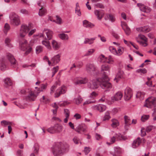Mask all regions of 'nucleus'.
<instances>
[{
	"instance_id": "1",
	"label": "nucleus",
	"mask_w": 156,
	"mask_h": 156,
	"mask_svg": "<svg viewBox=\"0 0 156 156\" xmlns=\"http://www.w3.org/2000/svg\"><path fill=\"white\" fill-rule=\"evenodd\" d=\"M27 93V95L26 97V99L30 101H35L40 92V88L37 87H35V89L33 90L30 88L27 89L25 91Z\"/></svg>"
},
{
	"instance_id": "2",
	"label": "nucleus",
	"mask_w": 156,
	"mask_h": 156,
	"mask_svg": "<svg viewBox=\"0 0 156 156\" xmlns=\"http://www.w3.org/2000/svg\"><path fill=\"white\" fill-rule=\"evenodd\" d=\"M108 80L107 75H105L101 78H100L99 85L102 89L108 90L112 88V85L108 81Z\"/></svg>"
},
{
	"instance_id": "3",
	"label": "nucleus",
	"mask_w": 156,
	"mask_h": 156,
	"mask_svg": "<svg viewBox=\"0 0 156 156\" xmlns=\"http://www.w3.org/2000/svg\"><path fill=\"white\" fill-rule=\"evenodd\" d=\"M100 78L94 79L88 82L87 86L90 90H95L99 87Z\"/></svg>"
},
{
	"instance_id": "4",
	"label": "nucleus",
	"mask_w": 156,
	"mask_h": 156,
	"mask_svg": "<svg viewBox=\"0 0 156 156\" xmlns=\"http://www.w3.org/2000/svg\"><path fill=\"white\" fill-rule=\"evenodd\" d=\"M10 23L14 26H17L20 24V17L14 13H11L9 16Z\"/></svg>"
},
{
	"instance_id": "5",
	"label": "nucleus",
	"mask_w": 156,
	"mask_h": 156,
	"mask_svg": "<svg viewBox=\"0 0 156 156\" xmlns=\"http://www.w3.org/2000/svg\"><path fill=\"white\" fill-rule=\"evenodd\" d=\"M31 29L30 26L29 25L23 24L21 26L19 33L20 38H23L26 34Z\"/></svg>"
},
{
	"instance_id": "6",
	"label": "nucleus",
	"mask_w": 156,
	"mask_h": 156,
	"mask_svg": "<svg viewBox=\"0 0 156 156\" xmlns=\"http://www.w3.org/2000/svg\"><path fill=\"white\" fill-rule=\"evenodd\" d=\"M156 105V98L151 97L146 100L144 106L148 108H152Z\"/></svg>"
},
{
	"instance_id": "7",
	"label": "nucleus",
	"mask_w": 156,
	"mask_h": 156,
	"mask_svg": "<svg viewBox=\"0 0 156 156\" xmlns=\"http://www.w3.org/2000/svg\"><path fill=\"white\" fill-rule=\"evenodd\" d=\"M62 144L59 143L54 147L52 150V152L54 156H58L64 152V149L62 148Z\"/></svg>"
},
{
	"instance_id": "8",
	"label": "nucleus",
	"mask_w": 156,
	"mask_h": 156,
	"mask_svg": "<svg viewBox=\"0 0 156 156\" xmlns=\"http://www.w3.org/2000/svg\"><path fill=\"white\" fill-rule=\"evenodd\" d=\"M67 90V88L64 85H62L56 90L55 94V97L58 98L61 94L65 93Z\"/></svg>"
},
{
	"instance_id": "9",
	"label": "nucleus",
	"mask_w": 156,
	"mask_h": 156,
	"mask_svg": "<svg viewBox=\"0 0 156 156\" xmlns=\"http://www.w3.org/2000/svg\"><path fill=\"white\" fill-rule=\"evenodd\" d=\"M60 56L59 55H57L53 57L51 61L52 62L49 60H48V63L49 66H52L55 65L58 63L60 61Z\"/></svg>"
},
{
	"instance_id": "10",
	"label": "nucleus",
	"mask_w": 156,
	"mask_h": 156,
	"mask_svg": "<svg viewBox=\"0 0 156 156\" xmlns=\"http://www.w3.org/2000/svg\"><path fill=\"white\" fill-rule=\"evenodd\" d=\"M23 38L20 37L19 45L20 47L25 48V49H27L29 47L28 49H32L31 44H27V41Z\"/></svg>"
},
{
	"instance_id": "11",
	"label": "nucleus",
	"mask_w": 156,
	"mask_h": 156,
	"mask_svg": "<svg viewBox=\"0 0 156 156\" xmlns=\"http://www.w3.org/2000/svg\"><path fill=\"white\" fill-rule=\"evenodd\" d=\"M43 33L41 34L40 35V37H44V34H45L47 37H45L44 39L46 40H50L52 38L53 32L52 31L48 29H44L43 31Z\"/></svg>"
},
{
	"instance_id": "12",
	"label": "nucleus",
	"mask_w": 156,
	"mask_h": 156,
	"mask_svg": "<svg viewBox=\"0 0 156 156\" xmlns=\"http://www.w3.org/2000/svg\"><path fill=\"white\" fill-rule=\"evenodd\" d=\"M88 81L86 78L76 77L74 79L73 82L75 85L86 83Z\"/></svg>"
},
{
	"instance_id": "13",
	"label": "nucleus",
	"mask_w": 156,
	"mask_h": 156,
	"mask_svg": "<svg viewBox=\"0 0 156 156\" xmlns=\"http://www.w3.org/2000/svg\"><path fill=\"white\" fill-rule=\"evenodd\" d=\"M133 92L131 88L127 87L125 90L124 98L126 101L129 100L132 97Z\"/></svg>"
},
{
	"instance_id": "14",
	"label": "nucleus",
	"mask_w": 156,
	"mask_h": 156,
	"mask_svg": "<svg viewBox=\"0 0 156 156\" xmlns=\"http://www.w3.org/2000/svg\"><path fill=\"white\" fill-rule=\"evenodd\" d=\"M91 108L93 110H97L100 112H102L106 109V107L102 104H98L92 106Z\"/></svg>"
},
{
	"instance_id": "15",
	"label": "nucleus",
	"mask_w": 156,
	"mask_h": 156,
	"mask_svg": "<svg viewBox=\"0 0 156 156\" xmlns=\"http://www.w3.org/2000/svg\"><path fill=\"white\" fill-rule=\"evenodd\" d=\"M96 70V68L93 64L88 63L86 66V70L90 74H92Z\"/></svg>"
},
{
	"instance_id": "16",
	"label": "nucleus",
	"mask_w": 156,
	"mask_h": 156,
	"mask_svg": "<svg viewBox=\"0 0 156 156\" xmlns=\"http://www.w3.org/2000/svg\"><path fill=\"white\" fill-rule=\"evenodd\" d=\"M6 57L10 62L11 66L14 67L16 65V62L13 56L10 53H8L6 54Z\"/></svg>"
},
{
	"instance_id": "17",
	"label": "nucleus",
	"mask_w": 156,
	"mask_h": 156,
	"mask_svg": "<svg viewBox=\"0 0 156 156\" xmlns=\"http://www.w3.org/2000/svg\"><path fill=\"white\" fill-rule=\"evenodd\" d=\"M125 78V73L124 71L121 69L119 70L118 73L117 74L114 80H116V82H117L119 80Z\"/></svg>"
},
{
	"instance_id": "18",
	"label": "nucleus",
	"mask_w": 156,
	"mask_h": 156,
	"mask_svg": "<svg viewBox=\"0 0 156 156\" xmlns=\"http://www.w3.org/2000/svg\"><path fill=\"white\" fill-rule=\"evenodd\" d=\"M122 94L121 92H118L111 98V100L112 102L115 101L120 100L122 97Z\"/></svg>"
},
{
	"instance_id": "19",
	"label": "nucleus",
	"mask_w": 156,
	"mask_h": 156,
	"mask_svg": "<svg viewBox=\"0 0 156 156\" xmlns=\"http://www.w3.org/2000/svg\"><path fill=\"white\" fill-rule=\"evenodd\" d=\"M121 26L126 34L128 35H129L131 32L130 29L127 26L126 23L124 22H122Z\"/></svg>"
},
{
	"instance_id": "20",
	"label": "nucleus",
	"mask_w": 156,
	"mask_h": 156,
	"mask_svg": "<svg viewBox=\"0 0 156 156\" xmlns=\"http://www.w3.org/2000/svg\"><path fill=\"white\" fill-rule=\"evenodd\" d=\"M137 5L140 7V10L143 12L146 13H149L151 11V9L150 8L146 6L141 3H138Z\"/></svg>"
},
{
	"instance_id": "21",
	"label": "nucleus",
	"mask_w": 156,
	"mask_h": 156,
	"mask_svg": "<svg viewBox=\"0 0 156 156\" xmlns=\"http://www.w3.org/2000/svg\"><path fill=\"white\" fill-rule=\"evenodd\" d=\"M138 37L141 40H144L143 41H138L140 44L143 46L145 47L147 45V38L146 37L143 35H139Z\"/></svg>"
},
{
	"instance_id": "22",
	"label": "nucleus",
	"mask_w": 156,
	"mask_h": 156,
	"mask_svg": "<svg viewBox=\"0 0 156 156\" xmlns=\"http://www.w3.org/2000/svg\"><path fill=\"white\" fill-rule=\"evenodd\" d=\"M153 126H149L147 127L146 130L144 128H142L141 130V134L142 136H144L146 134V132H150L152 129Z\"/></svg>"
},
{
	"instance_id": "23",
	"label": "nucleus",
	"mask_w": 156,
	"mask_h": 156,
	"mask_svg": "<svg viewBox=\"0 0 156 156\" xmlns=\"http://www.w3.org/2000/svg\"><path fill=\"white\" fill-rule=\"evenodd\" d=\"M125 120V129L127 130L128 129V127L131 124V120L127 116H125L124 117Z\"/></svg>"
},
{
	"instance_id": "24",
	"label": "nucleus",
	"mask_w": 156,
	"mask_h": 156,
	"mask_svg": "<svg viewBox=\"0 0 156 156\" xmlns=\"http://www.w3.org/2000/svg\"><path fill=\"white\" fill-rule=\"evenodd\" d=\"M110 51L113 54L120 55L123 52V49H109Z\"/></svg>"
},
{
	"instance_id": "25",
	"label": "nucleus",
	"mask_w": 156,
	"mask_h": 156,
	"mask_svg": "<svg viewBox=\"0 0 156 156\" xmlns=\"http://www.w3.org/2000/svg\"><path fill=\"white\" fill-rule=\"evenodd\" d=\"M94 12L99 20H101L104 15V13L100 10H95Z\"/></svg>"
},
{
	"instance_id": "26",
	"label": "nucleus",
	"mask_w": 156,
	"mask_h": 156,
	"mask_svg": "<svg viewBox=\"0 0 156 156\" xmlns=\"http://www.w3.org/2000/svg\"><path fill=\"white\" fill-rule=\"evenodd\" d=\"M141 140L140 138H138L136 140H134L132 144V147L133 148H136L141 144Z\"/></svg>"
},
{
	"instance_id": "27",
	"label": "nucleus",
	"mask_w": 156,
	"mask_h": 156,
	"mask_svg": "<svg viewBox=\"0 0 156 156\" xmlns=\"http://www.w3.org/2000/svg\"><path fill=\"white\" fill-rule=\"evenodd\" d=\"M110 66L107 64H104L102 65L101 67V71H108L109 73L110 72Z\"/></svg>"
},
{
	"instance_id": "28",
	"label": "nucleus",
	"mask_w": 156,
	"mask_h": 156,
	"mask_svg": "<svg viewBox=\"0 0 156 156\" xmlns=\"http://www.w3.org/2000/svg\"><path fill=\"white\" fill-rule=\"evenodd\" d=\"M55 128L56 133H60L62 130L63 126L61 125L56 124L55 125Z\"/></svg>"
},
{
	"instance_id": "29",
	"label": "nucleus",
	"mask_w": 156,
	"mask_h": 156,
	"mask_svg": "<svg viewBox=\"0 0 156 156\" xmlns=\"http://www.w3.org/2000/svg\"><path fill=\"white\" fill-rule=\"evenodd\" d=\"M83 26L86 27L92 28L94 26V25L89 22L87 20H84L83 22Z\"/></svg>"
},
{
	"instance_id": "30",
	"label": "nucleus",
	"mask_w": 156,
	"mask_h": 156,
	"mask_svg": "<svg viewBox=\"0 0 156 156\" xmlns=\"http://www.w3.org/2000/svg\"><path fill=\"white\" fill-rule=\"evenodd\" d=\"M114 154L113 156H119L122 153V150L119 147H114Z\"/></svg>"
},
{
	"instance_id": "31",
	"label": "nucleus",
	"mask_w": 156,
	"mask_h": 156,
	"mask_svg": "<svg viewBox=\"0 0 156 156\" xmlns=\"http://www.w3.org/2000/svg\"><path fill=\"white\" fill-rule=\"evenodd\" d=\"M47 13V10L46 8L43 7H41L39 9L38 14L40 16H43L45 15Z\"/></svg>"
},
{
	"instance_id": "32",
	"label": "nucleus",
	"mask_w": 156,
	"mask_h": 156,
	"mask_svg": "<svg viewBox=\"0 0 156 156\" xmlns=\"http://www.w3.org/2000/svg\"><path fill=\"white\" fill-rule=\"evenodd\" d=\"M144 93L140 91H138L136 94V98H139L140 100L144 99Z\"/></svg>"
},
{
	"instance_id": "33",
	"label": "nucleus",
	"mask_w": 156,
	"mask_h": 156,
	"mask_svg": "<svg viewBox=\"0 0 156 156\" xmlns=\"http://www.w3.org/2000/svg\"><path fill=\"white\" fill-rule=\"evenodd\" d=\"M118 136H118V135L116 134L115 135V136H113L112 138H111V140H110V142H109V143L107 142V144L108 145H110L111 144H113L115 141L116 138H118V139L120 140L121 138H119Z\"/></svg>"
},
{
	"instance_id": "34",
	"label": "nucleus",
	"mask_w": 156,
	"mask_h": 156,
	"mask_svg": "<svg viewBox=\"0 0 156 156\" xmlns=\"http://www.w3.org/2000/svg\"><path fill=\"white\" fill-rule=\"evenodd\" d=\"M111 117L110 115V112L109 111H107L105 114V115L103 118V121H106L109 120Z\"/></svg>"
},
{
	"instance_id": "35",
	"label": "nucleus",
	"mask_w": 156,
	"mask_h": 156,
	"mask_svg": "<svg viewBox=\"0 0 156 156\" xmlns=\"http://www.w3.org/2000/svg\"><path fill=\"white\" fill-rule=\"evenodd\" d=\"M107 59V58L103 55H100L98 58V61L102 63L106 62Z\"/></svg>"
},
{
	"instance_id": "36",
	"label": "nucleus",
	"mask_w": 156,
	"mask_h": 156,
	"mask_svg": "<svg viewBox=\"0 0 156 156\" xmlns=\"http://www.w3.org/2000/svg\"><path fill=\"white\" fill-rule=\"evenodd\" d=\"M111 121L112 122L111 126L113 127H116L119 125V122L117 119H112L111 120Z\"/></svg>"
},
{
	"instance_id": "37",
	"label": "nucleus",
	"mask_w": 156,
	"mask_h": 156,
	"mask_svg": "<svg viewBox=\"0 0 156 156\" xmlns=\"http://www.w3.org/2000/svg\"><path fill=\"white\" fill-rule=\"evenodd\" d=\"M52 44L54 48L56 49L60 48V44L57 42L55 40H53L52 42Z\"/></svg>"
},
{
	"instance_id": "38",
	"label": "nucleus",
	"mask_w": 156,
	"mask_h": 156,
	"mask_svg": "<svg viewBox=\"0 0 156 156\" xmlns=\"http://www.w3.org/2000/svg\"><path fill=\"white\" fill-rule=\"evenodd\" d=\"M95 39V38H94L90 39L85 38L84 41V44H92L93 43Z\"/></svg>"
},
{
	"instance_id": "39",
	"label": "nucleus",
	"mask_w": 156,
	"mask_h": 156,
	"mask_svg": "<svg viewBox=\"0 0 156 156\" xmlns=\"http://www.w3.org/2000/svg\"><path fill=\"white\" fill-rule=\"evenodd\" d=\"M10 29V27L9 25L7 23H6L4 26L3 29L4 32L6 34L8 31Z\"/></svg>"
},
{
	"instance_id": "40",
	"label": "nucleus",
	"mask_w": 156,
	"mask_h": 156,
	"mask_svg": "<svg viewBox=\"0 0 156 156\" xmlns=\"http://www.w3.org/2000/svg\"><path fill=\"white\" fill-rule=\"evenodd\" d=\"M107 58V59H106V62L109 64H112L114 62V60L112 56L109 55L108 57Z\"/></svg>"
},
{
	"instance_id": "41",
	"label": "nucleus",
	"mask_w": 156,
	"mask_h": 156,
	"mask_svg": "<svg viewBox=\"0 0 156 156\" xmlns=\"http://www.w3.org/2000/svg\"><path fill=\"white\" fill-rule=\"evenodd\" d=\"M47 131L51 134H54L56 133L55 129V125L47 129Z\"/></svg>"
},
{
	"instance_id": "42",
	"label": "nucleus",
	"mask_w": 156,
	"mask_h": 156,
	"mask_svg": "<svg viewBox=\"0 0 156 156\" xmlns=\"http://www.w3.org/2000/svg\"><path fill=\"white\" fill-rule=\"evenodd\" d=\"M59 37L62 40H68L69 37L67 34H61L59 35Z\"/></svg>"
},
{
	"instance_id": "43",
	"label": "nucleus",
	"mask_w": 156,
	"mask_h": 156,
	"mask_svg": "<svg viewBox=\"0 0 156 156\" xmlns=\"http://www.w3.org/2000/svg\"><path fill=\"white\" fill-rule=\"evenodd\" d=\"M42 44L44 45L46 48H50L49 41H48L44 40L42 41Z\"/></svg>"
},
{
	"instance_id": "44",
	"label": "nucleus",
	"mask_w": 156,
	"mask_h": 156,
	"mask_svg": "<svg viewBox=\"0 0 156 156\" xmlns=\"http://www.w3.org/2000/svg\"><path fill=\"white\" fill-rule=\"evenodd\" d=\"M77 105L80 104L82 101L83 99L80 96H79L77 98L74 99Z\"/></svg>"
},
{
	"instance_id": "45",
	"label": "nucleus",
	"mask_w": 156,
	"mask_h": 156,
	"mask_svg": "<svg viewBox=\"0 0 156 156\" xmlns=\"http://www.w3.org/2000/svg\"><path fill=\"white\" fill-rule=\"evenodd\" d=\"M11 40L9 38H6L5 40V43L8 47L11 48L12 47V45L10 43Z\"/></svg>"
},
{
	"instance_id": "46",
	"label": "nucleus",
	"mask_w": 156,
	"mask_h": 156,
	"mask_svg": "<svg viewBox=\"0 0 156 156\" xmlns=\"http://www.w3.org/2000/svg\"><path fill=\"white\" fill-rule=\"evenodd\" d=\"M69 104H70V102L67 101H62L58 103L60 106H64Z\"/></svg>"
},
{
	"instance_id": "47",
	"label": "nucleus",
	"mask_w": 156,
	"mask_h": 156,
	"mask_svg": "<svg viewBox=\"0 0 156 156\" xmlns=\"http://www.w3.org/2000/svg\"><path fill=\"white\" fill-rule=\"evenodd\" d=\"M5 83L8 86H11L12 83L11 80L8 78H6L4 81Z\"/></svg>"
},
{
	"instance_id": "48",
	"label": "nucleus",
	"mask_w": 156,
	"mask_h": 156,
	"mask_svg": "<svg viewBox=\"0 0 156 156\" xmlns=\"http://www.w3.org/2000/svg\"><path fill=\"white\" fill-rule=\"evenodd\" d=\"M42 99L43 101H42L45 104H47L49 102L50 100L49 98H48L46 97H45L44 96H42ZM40 100L41 101H42V99H41Z\"/></svg>"
},
{
	"instance_id": "49",
	"label": "nucleus",
	"mask_w": 156,
	"mask_h": 156,
	"mask_svg": "<svg viewBox=\"0 0 156 156\" xmlns=\"http://www.w3.org/2000/svg\"><path fill=\"white\" fill-rule=\"evenodd\" d=\"M87 129V126L85 124H83L80 127V130L79 131H77L79 133L80 132V131H82L83 132H85L86 131Z\"/></svg>"
},
{
	"instance_id": "50",
	"label": "nucleus",
	"mask_w": 156,
	"mask_h": 156,
	"mask_svg": "<svg viewBox=\"0 0 156 156\" xmlns=\"http://www.w3.org/2000/svg\"><path fill=\"white\" fill-rule=\"evenodd\" d=\"M59 69V67L58 66H56L55 67H54L53 69H52V77H53L55 73L57 72L58 71Z\"/></svg>"
},
{
	"instance_id": "51",
	"label": "nucleus",
	"mask_w": 156,
	"mask_h": 156,
	"mask_svg": "<svg viewBox=\"0 0 156 156\" xmlns=\"http://www.w3.org/2000/svg\"><path fill=\"white\" fill-rule=\"evenodd\" d=\"M150 30V28L148 26H144L142 27V32H147Z\"/></svg>"
},
{
	"instance_id": "52",
	"label": "nucleus",
	"mask_w": 156,
	"mask_h": 156,
	"mask_svg": "<svg viewBox=\"0 0 156 156\" xmlns=\"http://www.w3.org/2000/svg\"><path fill=\"white\" fill-rule=\"evenodd\" d=\"M149 117L148 115H143L141 117V120L143 122H145L147 120Z\"/></svg>"
},
{
	"instance_id": "53",
	"label": "nucleus",
	"mask_w": 156,
	"mask_h": 156,
	"mask_svg": "<svg viewBox=\"0 0 156 156\" xmlns=\"http://www.w3.org/2000/svg\"><path fill=\"white\" fill-rule=\"evenodd\" d=\"M56 84H57V82L56 83V84H55L53 85L51 88L50 94H53L55 90L57 87V86L56 85Z\"/></svg>"
},
{
	"instance_id": "54",
	"label": "nucleus",
	"mask_w": 156,
	"mask_h": 156,
	"mask_svg": "<svg viewBox=\"0 0 156 156\" xmlns=\"http://www.w3.org/2000/svg\"><path fill=\"white\" fill-rule=\"evenodd\" d=\"M136 72L139 73H142L143 74H145L147 73V70L145 68L140 69H137Z\"/></svg>"
},
{
	"instance_id": "55",
	"label": "nucleus",
	"mask_w": 156,
	"mask_h": 156,
	"mask_svg": "<svg viewBox=\"0 0 156 156\" xmlns=\"http://www.w3.org/2000/svg\"><path fill=\"white\" fill-rule=\"evenodd\" d=\"M95 103V101H91L90 100H88L86 101L83 103V105H87L91 103Z\"/></svg>"
},
{
	"instance_id": "56",
	"label": "nucleus",
	"mask_w": 156,
	"mask_h": 156,
	"mask_svg": "<svg viewBox=\"0 0 156 156\" xmlns=\"http://www.w3.org/2000/svg\"><path fill=\"white\" fill-rule=\"evenodd\" d=\"M47 87V84H42L41 86V88L40 89V92L43 91L45 90Z\"/></svg>"
},
{
	"instance_id": "57",
	"label": "nucleus",
	"mask_w": 156,
	"mask_h": 156,
	"mask_svg": "<svg viewBox=\"0 0 156 156\" xmlns=\"http://www.w3.org/2000/svg\"><path fill=\"white\" fill-rule=\"evenodd\" d=\"M131 45H132L135 49H138L139 48L137 45L133 42L128 43V46L130 47Z\"/></svg>"
},
{
	"instance_id": "58",
	"label": "nucleus",
	"mask_w": 156,
	"mask_h": 156,
	"mask_svg": "<svg viewBox=\"0 0 156 156\" xmlns=\"http://www.w3.org/2000/svg\"><path fill=\"white\" fill-rule=\"evenodd\" d=\"M73 140L74 143L76 144H78L80 142L79 139L77 137H75L73 139Z\"/></svg>"
},
{
	"instance_id": "59",
	"label": "nucleus",
	"mask_w": 156,
	"mask_h": 156,
	"mask_svg": "<svg viewBox=\"0 0 156 156\" xmlns=\"http://www.w3.org/2000/svg\"><path fill=\"white\" fill-rule=\"evenodd\" d=\"M1 125L3 126H5L7 125H9L10 124L9 122L5 120H3L1 121Z\"/></svg>"
},
{
	"instance_id": "60",
	"label": "nucleus",
	"mask_w": 156,
	"mask_h": 156,
	"mask_svg": "<svg viewBox=\"0 0 156 156\" xmlns=\"http://www.w3.org/2000/svg\"><path fill=\"white\" fill-rule=\"evenodd\" d=\"M91 149L89 147H84V151L86 155H87L90 151Z\"/></svg>"
},
{
	"instance_id": "61",
	"label": "nucleus",
	"mask_w": 156,
	"mask_h": 156,
	"mask_svg": "<svg viewBox=\"0 0 156 156\" xmlns=\"http://www.w3.org/2000/svg\"><path fill=\"white\" fill-rule=\"evenodd\" d=\"M0 69L2 71L5 70L6 69L5 65L3 63H1L0 66Z\"/></svg>"
},
{
	"instance_id": "62",
	"label": "nucleus",
	"mask_w": 156,
	"mask_h": 156,
	"mask_svg": "<svg viewBox=\"0 0 156 156\" xmlns=\"http://www.w3.org/2000/svg\"><path fill=\"white\" fill-rule=\"evenodd\" d=\"M94 51V49H88L85 55H91Z\"/></svg>"
},
{
	"instance_id": "63",
	"label": "nucleus",
	"mask_w": 156,
	"mask_h": 156,
	"mask_svg": "<svg viewBox=\"0 0 156 156\" xmlns=\"http://www.w3.org/2000/svg\"><path fill=\"white\" fill-rule=\"evenodd\" d=\"M75 12L79 16H80L81 15V12L80 11V9H77V8H75Z\"/></svg>"
},
{
	"instance_id": "64",
	"label": "nucleus",
	"mask_w": 156,
	"mask_h": 156,
	"mask_svg": "<svg viewBox=\"0 0 156 156\" xmlns=\"http://www.w3.org/2000/svg\"><path fill=\"white\" fill-rule=\"evenodd\" d=\"M56 23L58 24H60L61 23L62 19L59 17L58 16H56Z\"/></svg>"
}]
</instances>
